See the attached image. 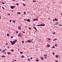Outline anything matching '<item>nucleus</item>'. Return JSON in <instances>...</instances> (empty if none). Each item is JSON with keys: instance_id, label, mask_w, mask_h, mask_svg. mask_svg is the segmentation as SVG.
I'll list each match as a JSON object with an SVG mask.
<instances>
[{"instance_id": "f257e3e1", "label": "nucleus", "mask_w": 62, "mask_h": 62, "mask_svg": "<svg viewBox=\"0 0 62 62\" xmlns=\"http://www.w3.org/2000/svg\"><path fill=\"white\" fill-rule=\"evenodd\" d=\"M16 7V6H10V8L11 9H13V8H15Z\"/></svg>"}, {"instance_id": "f03ea898", "label": "nucleus", "mask_w": 62, "mask_h": 62, "mask_svg": "<svg viewBox=\"0 0 62 62\" xmlns=\"http://www.w3.org/2000/svg\"><path fill=\"white\" fill-rule=\"evenodd\" d=\"M21 26H19L18 27V29H19V30H21Z\"/></svg>"}, {"instance_id": "7ed1b4c3", "label": "nucleus", "mask_w": 62, "mask_h": 62, "mask_svg": "<svg viewBox=\"0 0 62 62\" xmlns=\"http://www.w3.org/2000/svg\"><path fill=\"white\" fill-rule=\"evenodd\" d=\"M45 25V24H41V26H44Z\"/></svg>"}, {"instance_id": "20e7f679", "label": "nucleus", "mask_w": 62, "mask_h": 62, "mask_svg": "<svg viewBox=\"0 0 62 62\" xmlns=\"http://www.w3.org/2000/svg\"><path fill=\"white\" fill-rule=\"evenodd\" d=\"M18 37H22V35H21V34L20 33L18 34Z\"/></svg>"}, {"instance_id": "39448f33", "label": "nucleus", "mask_w": 62, "mask_h": 62, "mask_svg": "<svg viewBox=\"0 0 62 62\" xmlns=\"http://www.w3.org/2000/svg\"><path fill=\"white\" fill-rule=\"evenodd\" d=\"M38 19H34V20H33V21H38Z\"/></svg>"}, {"instance_id": "423d86ee", "label": "nucleus", "mask_w": 62, "mask_h": 62, "mask_svg": "<svg viewBox=\"0 0 62 62\" xmlns=\"http://www.w3.org/2000/svg\"><path fill=\"white\" fill-rule=\"evenodd\" d=\"M27 42H28V43H29V42H30L31 43V41H30L29 40H28L27 41Z\"/></svg>"}, {"instance_id": "0eeeda50", "label": "nucleus", "mask_w": 62, "mask_h": 62, "mask_svg": "<svg viewBox=\"0 0 62 62\" xmlns=\"http://www.w3.org/2000/svg\"><path fill=\"white\" fill-rule=\"evenodd\" d=\"M40 58H41V60H44V58H43L42 57H40Z\"/></svg>"}, {"instance_id": "6e6552de", "label": "nucleus", "mask_w": 62, "mask_h": 62, "mask_svg": "<svg viewBox=\"0 0 62 62\" xmlns=\"http://www.w3.org/2000/svg\"><path fill=\"white\" fill-rule=\"evenodd\" d=\"M27 21L28 22H31V21H30V19H27Z\"/></svg>"}, {"instance_id": "1a4fd4ad", "label": "nucleus", "mask_w": 62, "mask_h": 62, "mask_svg": "<svg viewBox=\"0 0 62 62\" xmlns=\"http://www.w3.org/2000/svg\"><path fill=\"white\" fill-rule=\"evenodd\" d=\"M17 14H18L19 15L21 14V13L20 12H17Z\"/></svg>"}, {"instance_id": "9d476101", "label": "nucleus", "mask_w": 62, "mask_h": 62, "mask_svg": "<svg viewBox=\"0 0 62 62\" xmlns=\"http://www.w3.org/2000/svg\"><path fill=\"white\" fill-rule=\"evenodd\" d=\"M7 54H11V53L9 52H8L7 53Z\"/></svg>"}, {"instance_id": "9b49d317", "label": "nucleus", "mask_w": 62, "mask_h": 62, "mask_svg": "<svg viewBox=\"0 0 62 62\" xmlns=\"http://www.w3.org/2000/svg\"><path fill=\"white\" fill-rule=\"evenodd\" d=\"M27 60L28 61H30V59H29V58H28Z\"/></svg>"}, {"instance_id": "f8f14e48", "label": "nucleus", "mask_w": 62, "mask_h": 62, "mask_svg": "<svg viewBox=\"0 0 62 62\" xmlns=\"http://www.w3.org/2000/svg\"><path fill=\"white\" fill-rule=\"evenodd\" d=\"M54 20L55 21H58V20L56 19V18H55V19H54Z\"/></svg>"}, {"instance_id": "ddd939ff", "label": "nucleus", "mask_w": 62, "mask_h": 62, "mask_svg": "<svg viewBox=\"0 0 62 62\" xmlns=\"http://www.w3.org/2000/svg\"><path fill=\"white\" fill-rule=\"evenodd\" d=\"M21 57H22V58H24V55H22L21 56Z\"/></svg>"}, {"instance_id": "4468645a", "label": "nucleus", "mask_w": 62, "mask_h": 62, "mask_svg": "<svg viewBox=\"0 0 62 62\" xmlns=\"http://www.w3.org/2000/svg\"><path fill=\"white\" fill-rule=\"evenodd\" d=\"M37 26H41V24H40V25H37Z\"/></svg>"}, {"instance_id": "2eb2a0df", "label": "nucleus", "mask_w": 62, "mask_h": 62, "mask_svg": "<svg viewBox=\"0 0 62 62\" xmlns=\"http://www.w3.org/2000/svg\"><path fill=\"white\" fill-rule=\"evenodd\" d=\"M55 57H56L57 58L58 57V55H55Z\"/></svg>"}, {"instance_id": "dca6fc26", "label": "nucleus", "mask_w": 62, "mask_h": 62, "mask_svg": "<svg viewBox=\"0 0 62 62\" xmlns=\"http://www.w3.org/2000/svg\"><path fill=\"white\" fill-rule=\"evenodd\" d=\"M47 47H50V45H47Z\"/></svg>"}, {"instance_id": "f3484780", "label": "nucleus", "mask_w": 62, "mask_h": 62, "mask_svg": "<svg viewBox=\"0 0 62 62\" xmlns=\"http://www.w3.org/2000/svg\"><path fill=\"white\" fill-rule=\"evenodd\" d=\"M15 44V43H14V42H13L12 43V45H14V44Z\"/></svg>"}, {"instance_id": "a211bd4d", "label": "nucleus", "mask_w": 62, "mask_h": 62, "mask_svg": "<svg viewBox=\"0 0 62 62\" xmlns=\"http://www.w3.org/2000/svg\"><path fill=\"white\" fill-rule=\"evenodd\" d=\"M56 40V39H53V41H55V40Z\"/></svg>"}, {"instance_id": "6ab92c4d", "label": "nucleus", "mask_w": 62, "mask_h": 62, "mask_svg": "<svg viewBox=\"0 0 62 62\" xmlns=\"http://www.w3.org/2000/svg\"><path fill=\"white\" fill-rule=\"evenodd\" d=\"M1 57H6V56L4 55L2 56H1Z\"/></svg>"}, {"instance_id": "aec40b11", "label": "nucleus", "mask_w": 62, "mask_h": 62, "mask_svg": "<svg viewBox=\"0 0 62 62\" xmlns=\"http://www.w3.org/2000/svg\"><path fill=\"white\" fill-rule=\"evenodd\" d=\"M47 54H45L44 55V56H47Z\"/></svg>"}, {"instance_id": "412c9836", "label": "nucleus", "mask_w": 62, "mask_h": 62, "mask_svg": "<svg viewBox=\"0 0 62 62\" xmlns=\"http://www.w3.org/2000/svg\"><path fill=\"white\" fill-rule=\"evenodd\" d=\"M55 48V47L54 46H53V47H52V48Z\"/></svg>"}, {"instance_id": "4be33fe9", "label": "nucleus", "mask_w": 62, "mask_h": 62, "mask_svg": "<svg viewBox=\"0 0 62 62\" xmlns=\"http://www.w3.org/2000/svg\"><path fill=\"white\" fill-rule=\"evenodd\" d=\"M13 42H14V43H16V41H13Z\"/></svg>"}, {"instance_id": "5701e85b", "label": "nucleus", "mask_w": 62, "mask_h": 62, "mask_svg": "<svg viewBox=\"0 0 62 62\" xmlns=\"http://www.w3.org/2000/svg\"><path fill=\"white\" fill-rule=\"evenodd\" d=\"M2 4H5V3L3 2H2Z\"/></svg>"}, {"instance_id": "b1692460", "label": "nucleus", "mask_w": 62, "mask_h": 62, "mask_svg": "<svg viewBox=\"0 0 62 62\" xmlns=\"http://www.w3.org/2000/svg\"><path fill=\"white\" fill-rule=\"evenodd\" d=\"M20 53H21V54H23V52H20Z\"/></svg>"}, {"instance_id": "393cba45", "label": "nucleus", "mask_w": 62, "mask_h": 62, "mask_svg": "<svg viewBox=\"0 0 62 62\" xmlns=\"http://www.w3.org/2000/svg\"><path fill=\"white\" fill-rule=\"evenodd\" d=\"M28 28H29V29H30V30H31V28L29 27Z\"/></svg>"}, {"instance_id": "a878e982", "label": "nucleus", "mask_w": 62, "mask_h": 62, "mask_svg": "<svg viewBox=\"0 0 62 62\" xmlns=\"http://www.w3.org/2000/svg\"><path fill=\"white\" fill-rule=\"evenodd\" d=\"M33 28H34V29H37L36 28V27H33Z\"/></svg>"}, {"instance_id": "bb28decb", "label": "nucleus", "mask_w": 62, "mask_h": 62, "mask_svg": "<svg viewBox=\"0 0 62 62\" xmlns=\"http://www.w3.org/2000/svg\"><path fill=\"white\" fill-rule=\"evenodd\" d=\"M7 36H9V34H7Z\"/></svg>"}, {"instance_id": "cd10ccee", "label": "nucleus", "mask_w": 62, "mask_h": 62, "mask_svg": "<svg viewBox=\"0 0 62 62\" xmlns=\"http://www.w3.org/2000/svg\"><path fill=\"white\" fill-rule=\"evenodd\" d=\"M16 34H18V31H16Z\"/></svg>"}, {"instance_id": "c85d7f7f", "label": "nucleus", "mask_w": 62, "mask_h": 62, "mask_svg": "<svg viewBox=\"0 0 62 62\" xmlns=\"http://www.w3.org/2000/svg\"><path fill=\"white\" fill-rule=\"evenodd\" d=\"M13 22L14 23H15L16 22L15 21H14V20H13Z\"/></svg>"}, {"instance_id": "c756f323", "label": "nucleus", "mask_w": 62, "mask_h": 62, "mask_svg": "<svg viewBox=\"0 0 62 62\" xmlns=\"http://www.w3.org/2000/svg\"><path fill=\"white\" fill-rule=\"evenodd\" d=\"M55 46H57V44H56L55 45Z\"/></svg>"}, {"instance_id": "7c9ffc66", "label": "nucleus", "mask_w": 62, "mask_h": 62, "mask_svg": "<svg viewBox=\"0 0 62 62\" xmlns=\"http://www.w3.org/2000/svg\"><path fill=\"white\" fill-rule=\"evenodd\" d=\"M11 51L12 52H13V51H14V50L13 49H11Z\"/></svg>"}, {"instance_id": "2f4dec72", "label": "nucleus", "mask_w": 62, "mask_h": 62, "mask_svg": "<svg viewBox=\"0 0 62 62\" xmlns=\"http://www.w3.org/2000/svg\"><path fill=\"white\" fill-rule=\"evenodd\" d=\"M3 54H6V53L5 52H3Z\"/></svg>"}, {"instance_id": "473e14b6", "label": "nucleus", "mask_w": 62, "mask_h": 62, "mask_svg": "<svg viewBox=\"0 0 62 62\" xmlns=\"http://www.w3.org/2000/svg\"><path fill=\"white\" fill-rule=\"evenodd\" d=\"M55 34V32H54L53 33V34Z\"/></svg>"}, {"instance_id": "72a5a7b5", "label": "nucleus", "mask_w": 62, "mask_h": 62, "mask_svg": "<svg viewBox=\"0 0 62 62\" xmlns=\"http://www.w3.org/2000/svg\"><path fill=\"white\" fill-rule=\"evenodd\" d=\"M11 39H12V38H13V36H11Z\"/></svg>"}, {"instance_id": "f704fd0d", "label": "nucleus", "mask_w": 62, "mask_h": 62, "mask_svg": "<svg viewBox=\"0 0 62 62\" xmlns=\"http://www.w3.org/2000/svg\"><path fill=\"white\" fill-rule=\"evenodd\" d=\"M33 2H36V1L35 0H33Z\"/></svg>"}, {"instance_id": "c9c22d12", "label": "nucleus", "mask_w": 62, "mask_h": 62, "mask_svg": "<svg viewBox=\"0 0 62 62\" xmlns=\"http://www.w3.org/2000/svg\"><path fill=\"white\" fill-rule=\"evenodd\" d=\"M5 50H2V52L3 53L4 52H5Z\"/></svg>"}, {"instance_id": "e433bc0d", "label": "nucleus", "mask_w": 62, "mask_h": 62, "mask_svg": "<svg viewBox=\"0 0 62 62\" xmlns=\"http://www.w3.org/2000/svg\"><path fill=\"white\" fill-rule=\"evenodd\" d=\"M22 43H24V42L23 41H22Z\"/></svg>"}, {"instance_id": "4c0bfd02", "label": "nucleus", "mask_w": 62, "mask_h": 62, "mask_svg": "<svg viewBox=\"0 0 62 62\" xmlns=\"http://www.w3.org/2000/svg\"><path fill=\"white\" fill-rule=\"evenodd\" d=\"M16 5H17V6H18V5H19V3H17L16 4Z\"/></svg>"}, {"instance_id": "58836bf2", "label": "nucleus", "mask_w": 62, "mask_h": 62, "mask_svg": "<svg viewBox=\"0 0 62 62\" xmlns=\"http://www.w3.org/2000/svg\"><path fill=\"white\" fill-rule=\"evenodd\" d=\"M23 6H25V4H23Z\"/></svg>"}, {"instance_id": "ea45409f", "label": "nucleus", "mask_w": 62, "mask_h": 62, "mask_svg": "<svg viewBox=\"0 0 62 62\" xmlns=\"http://www.w3.org/2000/svg\"><path fill=\"white\" fill-rule=\"evenodd\" d=\"M36 61L38 62L39 61V60H36Z\"/></svg>"}, {"instance_id": "a19ab883", "label": "nucleus", "mask_w": 62, "mask_h": 62, "mask_svg": "<svg viewBox=\"0 0 62 62\" xmlns=\"http://www.w3.org/2000/svg\"><path fill=\"white\" fill-rule=\"evenodd\" d=\"M35 30H36L35 32H37V29H35Z\"/></svg>"}, {"instance_id": "79ce46f5", "label": "nucleus", "mask_w": 62, "mask_h": 62, "mask_svg": "<svg viewBox=\"0 0 62 62\" xmlns=\"http://www.w3.org/2000/svg\"><path fill=\"white\" fill-rule=\"evenodd\" d=\"M26 56H27V57H29V56H28V55H27Z\"/></svg>"}, {"instance_id": "37998d69", "label": "nucleus", "mask_w": 62, "mask_h": 62, "mask_svg": "<svg viewBox=\"0 0 62 62\" xmlns=\"http://www.w3.org/2000/svg\"><path fill=\"white\" fill-rule=\"evenodd\" d=\"M10 42L12 44V42L11 41H10Z\"/></svg>"}, {"instance_id": "c03bdc74", "label": "nucleus", "mask_w": 62, "mask_h": 62, "mask_svg": "<svg viewBox=\"0 0 62 62\" xmlns=\"http://www.w3.org/2000/svg\"><path fill=\"white\" fill-rule=\"evenodd\" d=\"M25 14H26V13H25V12H24V15H25Z\"/></svg>"}, {"instance_id": "a18cd8bd", "label": "nucleus", "mask_w": 62, "mask_h": 62, "mask_svg": "<svg viewBox=\"0 0 62 62\" xmlns=\"http://www.w3.org/2000/svg\"><path fill=\"white\" fill-rule=\"evenodd\" d=\"M53 54L54 55V54H54V53H53Z\"/></svg>"}, {"instance_id": "49530a36", "label": "nucleus", "mask_w": 62, "mask_h": 62, "mask_svg": "<svg viewBox=\"0 0 62 62\" xmlns=\"http://www.w3.org/2000/svg\"><path fill=\"white\" fill-rule=\"evenodd\" d=\"M55 62H58V61H57V60H56Z\"/></svg>"}, {"instance_id": "de8ad7c7", "label": "nucleus", "mask_w": 62, "mask_h": 62, "mask_svg": "<svg viewBox=\"0 0 62 62\" xmlns=\"http://www.w3.org/2000/svg\"><path fill=\"white\" fill-rule=\"evenodd\" d=\"M59 26H62V25H61L60 24V25H59Z\"/></svg>"}, {"instance_id": "09e8293b", "label": "nucleus", "mask_w": 62, "mask_h": 62, "mask_svg": "<svg viewBox=\"0 0 62 62\" xmlns=\"http://www.w3.org/2000/svg\"><path fill=\"white\" fill-rule=\"evenodd\" d=\"M9 21L10 22H11V20H10Z\"/></svg>"}, {"instance_id": "8fccbe9b", "label": "nucleus", "mask_w": 62, "mask_h": 62, "mask_svg": "<svg viewBox=\"0 0 62 62\" xmlns=\"http://www.w3.org/2000/svg\"><path fill=\"white\" fill-rule=\"evenodd\" d=\"M54 25H57V24H56L55 23L54 24Z\"/></svg>"}, {"instance_id": "3c124183", "label": "nucleus", "mask_w": 62, "mask_h": 62, "mask_svg": "<svg viewBox=\"0 0 62 62\" xmlns=\"http://www.w3.org/2000/svg\"><path fill=\"white\" fill-rule=\"evenodd\" d=\"M54 20H55L54 19H53V21H54Z\"/></svg>"}, {"instance_id": "603ef678", "label": "nucleus", "mask_w": 62, "mask_h": 62, "mask_svg": "<svg viewBox=\"0 0 62 62\" xmlns=\"http://www.w3.org/2000/svg\"><path fill=\"white\" fill-rule=\"evenodd\" d=\"M23 33H25V32H24L23 31L22 32Z\"/></svg>"}, {"instance_id": "864d4df0", "label": "nucleus", "mask_w": 62, "mask_h": 62, "mask_svg": "<svg viewBox=\"0 0 62 62\" xmlns=\"http://www.w3.org/2000/svg\"><path fill=\"white\" fill-rule=\"evenodd\" d=\"M2 8L3 9H4V8L3 7H2Z\"/></svg>"}, {"instance_id": "5fc2aeb1", "label": "nucleus", "mask_w": 62, "mask_h": 62, "mask_svg": "<svg viewBox=\"0 0 62 62\" xmlns=\"http://www.w3.org/2000/svg\"><path fill=\"white\" fill-rule=\"evenodd\" d=\"M56 23H57V24H58V22H56Z\"/></svg>"}, {"instance_id": "6e6d98bb", "label": "nucleus", "mask_w": 62, "mask_h": 62, "mask_svg": "<svg viewBox=\"0 0 62 62\" xmlns=\"http://www.w3.org/2000/svg\"><path fill=\"white\" fill-rule=\"evenodd\" d=\"M48 39H49V40H50V39H50V38H48Z\"/></svg>"}, {"instance_id": "4d7b16f0", "label": "nucleus", "mask_w": 62, "mask_h": 62, "mask_svg": "<svg viewBox=\"0 0 62 62\" xmlns=\"http://www.w3.org/2000/svg\"><path fill=\"white\" fill-rule=\"evenodd\" d=\"M32 59V57H31V58H30V59Z\"/></svg>"}, {"instance_id": "13d9d810", "label": "nucleus", "mask_w": 62, "mask_h": 62, "mask_svg": "<svg viewBox=\"0 0 62 62\" xmlns=\"http://www.w3.org/2000/svg\"><path fill=\"white\" fill-rule=\"evenodd\" d=\"M15 41H17V40H15Z\"/></svg>"}, {"instance_id": "bf43d9fd", "label": "nucleus", "mask_w": 62, "mask_h": 62, "mask_svg": "<svg viewBox=\"0 0 62 62\" xmlns=\"http://www.w3.org/2000/svg\"><path fill=\"white\" fill-rule=\"evenodd\" d=\"M8 15H10V14H8Z\"/></svg>"}, {"instance_id": "052dcab7", "label": "nucleus", "mask_w": 62, "mask_h": 62, "mask_svg": "<svg viewBox=\"0 0 62 62\" xmlns=\"http://www.w3.org/2000/svg\"><path fill=\"white\" fill-rule=\"evenodd\" d=\"M6 44H7V45H8V44L7 43Z\"/></svg>"}, {"instance_id": "680f3d73", "label": "nucleus", "mask_w": 62, "mask_h": 62, "mask_svg": "<svg viewBox=\"0 0 62 62\" xmlns=\"http://www.w3.org/2000/svg\"><path fill=\"white\" fill-rule=\"evenodd\" d=\"M24 20H25L26 21H27V19H24Z\"/></svg>"}, {"instance_id": "e2e57ef3", "label": "nucleus", "mask_w": 62, "mask_h": 62, "mask_svg": "<svg viewBox=\"0 0 62 62\" xmlns=\"http://www.w3.org/2000/svg\"><path fill=\"white\" fill-rule=\"evenodd\" d=\"M14 60L15 61H16V60Z\"/></svg>"}, {"instance_id": "0e129e2a", "label": "nucleus", "mask_w": 62, "mask_h": 62, "mask_svg": "<svg viewBox=\"0 0 62 62\" xmlns=\"http://www.w3.org/2000/svg\"><path fill=\"white\" fill-rule=\"evenodd\" d=\"M8 47V48H9V46H8V47Z\"/></svg>"}, {"instance_id": "69168bd1", "label": "nucleus", "mask_w": 62, "mask_h": 62, "mask_svg": "<svg viewBox=\"0 0 62 62\" xmlns=\"http://www.w3.org/2000/svg\"><path fill=\"white\" fill-rule=\"evenodd\" d=\"M5 50V51H6V50H7V49H5V50Z\"/></svg>"}, {"instance_id": "338daca9", "label": "nucleus", "mask_w": 62, "mask_h": 62, "mask_svg": "<svg viewBox=\"0 0 62 62\" xmlns=\"http://www.w3.org/2000/svg\"><path fill=\"white\" fill-rule=\"evenodd\" d=\"M61 15H62V13H61Z\"/></svg>"}, {"instance_id": "774afa93", "label": "nucleus", "mask_w": 62, "mask_h": 62, "mask_svg": "<svg viewBox=\"0 0 62 62\" xmlns=\"http://www.w3.org/2000/svg\"><path fill=\"white\" fill-rule=\"evenodd\" d=\"M48 19H50V18H48Z\"/></svg>"}]
</instances>
